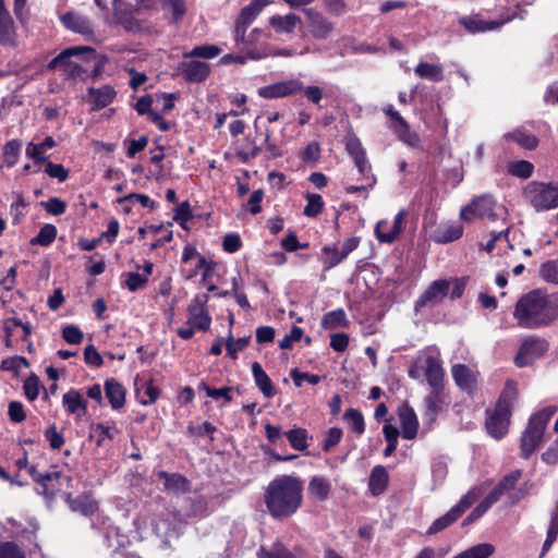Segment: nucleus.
I'll return each instance as SVG.
<instances>
[{
	"mask_svg": "<svg viewBox=\"0 0 558 558\" xmlns=\"http://www.w3.org/2000/svg\"><path fill=\"white\" fill-rule=\"evenodd\" d=\"M109 58L98 53L89 46H75L63 49L58 56L51 59L47 69L50 71L60 69L65 78L96 81L105 72Z\"/></svg>",
	"mask_w": 558,
	"mask_h": 558,
	"instance_id": "obj_1",
	"label": "nucleus"
},
{
	"mask_svg": "<svg viewBox=\"0 0 558 558\" xmlns=\"http://www.w3.org/2000/svg\"><path fill=\"white\" fill-rule=\"evenodd\" d=\"M513 318L525 329L548 327L558 318V299L539 289L532 290L517 301Z\"/></svg>",
	"mask_w": 558,
	"mask_h": 558,
	"instance_id": "obj_2",
	"label": "nucleus"
},
{
	"mask_svg": "<svg viewBox=\"0 0 558 558\" xmlns=\"http://www.w3.org/2000/svg\"><path fill=\"white\" fill-rule=\"evenodd\" d=\"M264 501L269 514L275 519L293 515L303 501V482L292 475L275 477L267 486Z\"/></svg>",
	"mask_w": 558,
	"mask_h": 558,
	"instance_id": "obj_3",
	"label": "nucleus"
},
{
	"mask_svg": "<svg viewBox=\"0 0 558 558\" xmlns=\"http://www.w3.org/2000/svg\"><path fill=\"white\" fill-rule=\"evenodd\" d=\"M517 399V384L508 380L496 404V409L486 418V429L492 437L500 439L507 434L511 410Z\"/></svg>",
	"mask_w": 558,
	"mask_h": 558,
	"instance_id": "obj_4",
	"label": "nucleus"
},
{
	"mask_svg": "<svg viewBox=\"0 0 558 558\" xmlns=\"http://www.w3.org/2000/svg\"><path fill=\"white\" fill-rule=\"evenodd\" d=\"M557 410L558 408L556 407H546L530 417L529 424L521 436V451L523 458H529L538 448L546 426Z\"/></svg>",
	"mask_w": 558,
	"mask_h": 558,
	"instance_id": "obj_5",
	"label": "nucleus"
},
{
	"mask_svg": "<svg viewBox=\"0 0 558 558\" xmlns=\"http://www.w3.org/2000/svg\"><path fill=\"white\" fill-rule=\"evenodd\" d=\"M523 195L536 211L558 207V189L550 183L532 181L525 186Z\"/></svg>",
	"mask_w": 558,
	"mask_h": 558,
	"instance_id": "obj_6",
	"label": "nucleus"
},
{
	"mask_svg": "<svg viewBox=\"0 0 558 558\" xmlns=\"http://www.w3.org/2000/svg\"><path fill=\"white\" fill-rule=\"evenodd\" d=\"M526 14L525 10H508L506 15H501L500 20L497 21H485L481 14L475 13L471 15H464L459 19L458 23L461 25L468 33L477 34L485 33L489 31H495L505 25L506 23L511 22L514 19L523 20Z\"/></svg>",
	"mask_w": 558,
	"mask_h": 558,
	"instance_id": "obj_7",
	"label": "nucleus"
},
{
	"mask_svg": "<svg viewBox=\"0 0 558 558\" xmlns=\"http://www.w3.org/2000/svg\"><path fill=\"white\" fill-rule=\"evenodd\" d=\"M383 111L390 120L388 128L400 142L412 148L421 147L420 135L417 132L411 130L409 122L395 109L392 105H387Z\"/></svg>",
	"mask_w": 558,
	"mask_h": 558,
	"instance_id": "obj_8",
	"label": "nucleus"
},
{
	"mask_svg": "<svg viewBox=\"0 0 558 558\" xmlns=\"http://www.w3.org/2000/svg\"><path fill=\"white\" fill-rule=\"evenodd\" d=\"M496 199L492 194H483L474 197L468 205L462 207L460 218L463 221L472 222L475 219H492L497 215L495 213Z\"/></svg>",
	"mask_w": 558,
	"mask_h": 558,
	"instance_id": "obj_9",
	"label": "nucleus"
},
{
	"mask_svg": "<svg viewBox=\"0 0 558 558\" xmlns=\"http://www.w3.org/2000/svg\"><path fill=\"white\" fill-rule=\"evenodd\" d=\"M303 12L306 16V28L311 36L318 40L329 38L335 29V23L314 8H305Z\"/></svg>",
	"mask_w": 558,
	"mask_h": 558,
	"instance_id": "obj_10",
	"label": "nucleus"
},
{
	"mask_svg": "<svg viewBox=\"0 0 558 558\" xmlns=\"http://www.w3.org/2000/svg\"><path fill=\"white\" fill-rule=\"evenodd\" d=\"M547 349L548 343L545 339L530 337L521 344L514 357V363L518 367L529 366L541 357Z\"/></svg>",
	"mask_w": 558,
	"mask_h": 558,
	"instance_id": "obj_11",
	"label": "nucleus"
},
{
	"mask_svg": "<svg viewBox=\"0 0 558 558\" xmlns=\"http://www.w3.org/2000/svg\"><path fill=\"white\" fill-rule=\"evenodd\" d=\"M303 83L298 78L279 81L258 88V96L265 99L283 98L301 93Z\"/></svg>",
	"mask_w": 558,
	"mask_h": 558,
	"instance_id": "obj_12",
	"label": "nucleus"
},
{
	"mask_svg": "<svg viewBox=\"0 0 558 558\" xmlns=\"http://www.w3.org/2000/svg\"><path fill=\"white\" fill-rule=\"evenodd\" d=\"M405 217L407 211L401 209L391 221L388 219L378 221L375 227V234L378 241L381 243H391L396 241L403 229Z\"/></svg>",
	"mask_w": 558,
	"mask_h": 558,
	"instance_id": "obj_13",
	"label": "nucleus"
},
{
	"mask_svg": "<svg viewBox=\"0 0 558 558\" xmlns=\"http://www.w3.org/2000/svg\"><path fill=\"white\" fill-rule=\"evenodd\" d=\"M450 404V398L445 391V387L429 388L424 398L425 415L435 421L437 415L447 410Z\"/></svg>",
	"mask_w": 558,
	"mask_h": 558,
	"instance_id": "obj_14",
	"label": "nucleus"
},
{
	"mask_svg": "<svg viewBox=\"0 0 558 558\" xmlns=\"http://www.w3.org/2000/svg\"><path fill=\"white\" fill-rule=\"evenodd\" d=\"M449 287L448 280L440 279L432 282L415 302V311L418 312L422 307L433 306L442 301L449 292Z\"/></svg>",
	"mask_w": 558,
	"mask_h": 558,
	"instance_id": "obj_15",
	"label": "nucleus"
},
{
	"mask_svg": "<svg viewBox=\"0 0 558 558\" xmlns=\"http://www.w3.org/2000/svg\"><path fill=\"white\" fill-rule=\"evenodd\" d=\"M179 73L187 83H203L205 82L211 69L208 63L204 61H184L179 65Z\"/></svg>",
	"mask_w": 558,
	"mask_h": 558,
	"instance_id": "obj_16",
	"label": "nucleus"
},
{
	"mask_svg": "<svg viewBox=\"0 0 558 558\" xmlns=\"http://www.w3.org/2000/svg\"><path fill=\"white\" fill-rule=\"evenodd\" d=\"M210 258L198 253L194 246H185L182 253V270L185 272L187 280L193 279L197 276L198 271L207 265Z\"/></svg>",
	"mask_w": 558,
	"mask_h": 558,
	"instance_id": "obj_17",
	"label": "nucleus"
},
{
	"mask_svg": "<svg viewBox=\"0 0 558 558\" xmlns=\"http://www.w3.org/2000/svg\"><path fill=\"white\" fill-rule=\"evenodd\" d=\"M206 295H196L189 305V324L201 330H207L210 326V317L205 311Z\"/></svg>",
	"mask_w": 558,
	"mask_h": 558,
	"instance_id": "obj_18",
	"label": "nucleus"
},
{
	"mask_svg": "<svg viewBox=\"0 0 558 558\" xmlns=\"http://www.w3.org/2000/svg\"><path fill=\"white\" fill-rule=\"evenodd\" d=\"M0 45L7 48H16L19 45L14 22L0 0Z\"/></svg>",
	"mask_w": 558,
	"mask_h": 558,
	"instance_id": "obj_19",
	"label": "nucleus"
},
{
	"mask_svg": "<svg viewBox=\"0 0 558 558\" xmlns=\"http://www.w3.org/2000/svg\"><path fill=\"white\" fill-rule=\"evenodd\" d=\"M451 375L456 383V385L469 392L472 393L476 390L477 387V374L465 364H454L451 367Z\"/></svg>",
	"mask_w": 558,
	"mask_h": 558,
	"instance_id": "obj_20",
	"label": "nucleus"
},
{
	"mask_svg": "<svg viewBox=\"0 0 558 558\" xmlns=\"http://www.w3.org/2000/svg\"><path fill=\"white\" fill-rule=\"evenodd\" d=\"M422 367L429 388L445 387V369L438 357L426 356Z\"/></svg>",
	"mask_w": 558,
	"mask_h": 558,
	"instance_id": "obj_21",
	"label": "nucleus"
},
{
	"mask_svg": "<svg viewBox=\"0 0 558 558\" xmlns=\"http://www.w3.org/2000/svg\"><path fill=\"white\" fill-rule=\"evenodd\" d=\"M267 34L260 29V28H254L252 32L246 36L245 35V41L240 43L242 45L241 50L245 52L248 59L252 60H260L268 56L265 48H259L256 46L257 43L262 38H267Z\"/></svg>",
	"mask_w": 558,
	"mask_h": 558,
	"instance_id": "obj_22",
	"label": "nucleus"
},
{
	"mask_svg": "<svg viewBox=\"0 0 558 558\" xmlns=\"http://www.w3.org/2000/svg\"><path fill=\"white\" fill-rule=\"evenodd\" d=\"M62 24L70 31L82 34L84 36H90L94 34V28L90 21L74 12H66L61 16Z\"/></svg>",
	"mask_w": 558,
	"mask_h": 558,
	"instance_id": "obj_23",
	"label": "nucleus"
},
{
	"mask_svg": "<svg viewBox=\"0 0 558 558\" xmlns=\"http://www.w3.org/2000/svg\"><path fill=\"white\" fill-rule=\"evenodd\" d=\"M399 418L403 438H415L418 429V421L414 410L408 404L402 405L399 409Z\"/></svg>",
	"mask_w": 558,
	"mask_h": 558,
	"instance_id": "obj_24",
	"label": "nucleus"
},
{
	"mask_svg": "<svg viewBox=\"0 0 558 558\" xmlns=\"http://www.w3.org/2000/svg\"><path fill=\"white\" fill-rule=\"evenodd\" d=\"M88 95L92 98V110L97 111L109 106L116 98L117 92L111 85L99 88L89 87Z\"/></svg>",
	"mask_w": 558,
	"mask_h": 558,
	"instance_id": "obj_25",
	"label": "nucleus"
},
{
	"mask_svg": "<svg viewBox=\"0 0 558 558\" xmlns=\"http://www.w3.org/2000/svg\"><path fill=\"white\" fill-rule=\"evenodd\" d=\"M301 17L294 13L287 15H274L269 19L270 26L278 34H291L298 24H301Z\"/></svg>",
	"mask_w": 558,
	"mask_h": 558,
	"instance_id": "obj_26",
	"label": "nucleus"
},
{
	"mask_svg": "<svg viewBox=\"0 0 558 558\" xmlns=\"http://www.w3.org/2000/svg\"><path fill=\"white\" fill-rule=\"evenodd\" d=\"M158 477L163 481V487L169 493H184L189 489L187 480L178 473H168L166 471H159Z\"/></svg>",
	"mask_w": 558,
	"mask_h": 558,
	"instance_id": "obj_27",
	"label": "nucleus"
},
{
	"mask_svg": "<svg viewBox=\"0 0 558 558\" xmlns=\"http://www.w3.org/2000/svg\"><path fill=\"white\" fill-rule=\"evenodd\" d=\"M252 374L256 386L260 389V391L266 398H271L276 395V389L271 379L265 373V371L263 369L262 365L258 362H254L252 364Z\"/></svg>",
	"mask_w": 558,
	"mask_h": 558,
	"instance_id": "obj_28",
	"label": "nucleus"
},
{
	"mask_svg": "<svg viewBox=\"0 0 558 558\" xmlns=\"http://www.w3.org/2000/svg\"><path fill=\"white\" fill-rule=\"evenodd\" d=\"M355 246L343 247L341 251L338 246H325L322 252V259L324 262V268L326 270L337 266L344 259Z\"/></svg>",
	"mask_w": 558,
	"mask_h": 558,
	"instance_id": "obj_29",
	"label": "nucleus"
},
{
	"mask_svg": "<svg viewBox=\"0 0 558 558\" xmlns=\"http://www.w3.org/2000/svg\"><path fill=\"white\" fill-rule=\"evenodd\" d=\"M310 496L317 501H324L329 497L331 484L324 476H314L307 487Z\"/></svg>",
	"mask_w": 558,
	"mask_h": 558,
	"instance_id": "obj_30",
	"label": "nucleus"
},
{
	"mask_svg": "<svg viewBox=\"0 0 558 558\" xmlns=\"http://www.w3.org/2000/svg\"><path fill=\"white\" fill-rule=\"evenodd\" d=\"M504 137L506 141H512L520 147L529 150L535 149L539 143L538 138L534 134L523 129H515L514 131L505 134Z\"/></svg>",
	"mask_w": 558,
	"mask_h": 558,
	"instance_id": "obj_31",
	"label": "nucleus"
},
{
	"mask_svg": "<svg viewBox=\"0 0 558 558\" xmlns=\"http://www.w3.org/2000/svg\"><path fill=\"white\" fill-rule=\"evenodd\" d=\"M105 393L113 409H120L125 402V389L114 379H109L105 384Z\"/></svg>",
	"mask_w": 558,
	"mask_h": 558,
	"instance_id": "obj_32",
	"label": "nucleus"
},
{
	"mask_svg": "<svg viewBox=\"0 0 558 558\" xmlns=\"http://www.w3.org/2000/svg\"><path fill=\"white\" fill-rule=\"evenodd\" d=\"M62 403L69 413L76 414L78 417H81L86 411V402L77 390L72 389L64 393Z\"/></svg>",
	"mask_w": 558,
	"mask_h": 558,
	"instance_id": "obj_33",
	"label": "nucleus"
},
{
	"mask_svg": "<svg viewBox=\"0 0 558 558\" xmlns=\"http://www.w3.org/2000/svg\"><path fill=\"white\" fill-rule=\"evenodd\" d=\"M414 73L418 77L429 80L432 82H441L444 80V69L439 64L420 62L414 68Z\"/></svg>",
	"mask_w": 558,
	"mask_h": 558,
	"instance_id": "obj_34",
	"label": "nucleus"
},
{
	"mask_svg": "<svg viewBox=\"0 0 558 558\" xmlns=\"http://www.w3.org/2000/svg\"><path fill=\"white\" fill-rule=\"evenodd\" d=\"M388 473L381 465L375 466L369 475L368 486L373 495L381 494L388 484Z\"/></svg>",
	"mask_w": 558,
	"mask_h": 558,
	"instance_id": "obj_35",
	"label": "nucleus"
},
{
	"mask_svg": "<svg viewBox=\"0 0 558 558\" xmlns=\"http://www.w3.org/2000/svg\"><path fill=\"white\" fill-rule=\"evenodd\" d=\"M22 150V142L21 140L14 138L8 141L2 148L3 161L7 167L11 168L15 166L19 161L20 155Z\"/></svg>",
	"mask_w": 558,
	"mask_h": 558,
	"instance_id": "obj_36",
	"label": "nucleus"
},
{
	"mask_svg": "<svg viewBox=\"0 0 558 558\" xmlns=\"http://www.w3.org/2000/svg\"><path fill=\"white\" fill-rule=\"evenodd\" d=\"M221 53V49L216 45L195 46L191 51L184 53V58L214 59Z\"/></svg>",
	"mask_w": 558,
	"mask_h": 558,
	"instance_id": "obj_37",
	"label": "nucleus"
},
{
	"mask_svg": "<svg viewBox=\"0 0 558 558\" xmlns=\"http://www.w3.org/2000/svg\"><path fill=\"white\" fill-rule=\"evenodd\" d=\"M533 171L534 165L527 160L512 161L508 165V173L520 179H529Z\"/></svg>",
	"mask_w": 558,
	"mask_h": 558,
	"instance_id": "obj_38",
	"label": "nucleus"
},
{
	"mask_svg": "<svg viewBox=\"0 0 558 558\" xmlns=\"http://www.w3.org/2000/svg\"><path fill=\"white\" fill-rule=\"evenodd\" d=\"M118 435V428L114 424L99 423L93 427L92 436H97L96 444L102 446L106 439H113Z\"/></svg>",
	"mask_w": 558,
	"mask_h": 558,
	"instance_id": "obj_39",
	"label": "nucleus"
},
{
	"mask_svg": "<svg viewBox=\"0 0 558 558\" xmlns=\"http://www.w3.org/2000/svg\"><path fill=\"white\" fill-rule=\"evenodd\" d=\"M165 8H167L171 13V20L173 24H179L185 13H186V4L184 0H160Z\"/></svg>",
	"mask_w": 558,
	"mask_h": 558,
	"instance_id": "obj_40",
	"label": "nucleus"
},
{
	"mask_svg": "<svg viewBox=\"0 0 558 558\" xmlns=\"http://www.w3.org/2000/svg\"><path fill=\"white\" fill-rule=\"evenodd\" d=\"M493 553V545L483 543L462 551L453 558H488Z\"/></svg>",
	"mask_w": 558,
	"mask_h": 558,
	"instance_id": "obj_41",
	"label": "nucleus"
},
{
	"mask_svg": "<svg viewBox=\"0 0 558 558\" xmlns=\"http://www.w3.org/2000/svg\"><path fill=\"white\" fill-rule=\"evenodd\" d=\"M291 446L298 451H304L307 447V430L304 428H293L286 434Z\"/></svg>",
	"mask_w": 558,
	"mask_h": 558,
	"instance_id": "obj_42",
	"label": "nucleus"
},
{
	"mask_svg": "<svg viewBox=\"0 0 558 558\" xmlns=\"http://www.w3.org/2000/svg\"><path fill=\"white\" fill-rule=\"evenodd\" d=\"M266 2L264 0H252L250 4L243 7L239 13L242 20L253 23L263 11Z\"/></svg>",
	"mask_w": 558,
	"mask_h": 558,
	"instance_id": "obj_43",
	"label": "nucleus"
},
{
	"mask_svg": "<svg viewBox=\"0 0 558 558\" xmlns=\"http://www.w3.org/2000/svg\"><path fill=\"white\" fill-rule=\"evenodd\" d=\"M458 518H460L459 510L451 508L446 514L434 521V523L428 529V534L440 532L441 530L452 524L456 520H458Z\"/></svg>",
	"mask_w": 558,
	"mask_h": 558,
	"instance_id": "obj_44",
	"label": "nucleus"
},
{
	"mask_svg": "<svg viewBox=\"0 0 558 558\" xmlns=\"http://www.w3.org/2000/svg\"><path fill=\"white\" fill-rule=\"evenodd\" d=\"M306 201H307V203L303 210V214L306 217H316L323 211L324 199H323L322 195L308 193L306 195Z\"/></svg>",
	"mask_w": 558,
	"mask_h": 558,
	"instance_id": "obj_45",
	"label": "nucleus"
},
{
	"mask_svg": "<svg viewBox=\"0 0 558 558\" xmlns=\"http://www.w3.org/2000/svg\"><path fill=\"white\" fill-rule=\"evenodd\" d=\"M322 325L326 329H332L338 327H343L347 325V316L343 310H336L327 313L323 320Z\"/></svg>",
	"mask_w": 558,
	"mask_h": 558,
	"instance_id": "obj_46",
	"label": "nucleus"
},
{
	"mask_svg": "<svg viewBox=\"0 0 558 558\" xmlns=\"http://www.w3.org/2000/svg\"><path fill=\"white\" fill-rule=\"evenodd\" d=\"M383 434L385 436V439L387 441V447L384 451V454L386 457H389L393 453V451L397 449V445H398V437H399V429L391 425V424H386L384 425L383 427Z\"/></svg>",
	"mask_w": 558,
	"mask_h": 558,
	"instance_id": "obj_47",
	"label": "nucleus"
},
{
	"mask_svg": "<svg viewBox=\"0 0 558 558\" xmlns=\"http://www.w3.org/2000/svg\"><path fill=\"white\" fill-rule=\"evenodd\" d=\"M344 420L350 425L351 429L355 432L357 435L364 433L365 423L362 413L355 409H349L344 413Z\"/></svg>",
	"mask_w": 558,
	"mask_h": 558,
	"instance_id": "obj_48",
	"label": "nucleus"
},
{
	"mask_svg": "<svg viewBox=\"0 0 558 558\" xmlns=\"http://www.w3.org/2000/svg\"><path fill=\"white\" fill-rule=\"evenodd\" d=\"M57 236V228L53 225H45L38 234L29 241V244H51Z\"/></svg>",
	"mask_w": 558,
	"mask_h": 558,
	"instance_id": "obj_49",
	"label": "nucleus"
},
{
	"mask_svg": "<svg viewBox=\"0 0 558 558\" xmlns=\"http://www.w3.org/2000/svg\"><path fill=\"white\" fill-rule=\"evenodd\" d=\"M259 558H296L283 544L275 543L270 550L262 548L258 551Z\"/></svg>",
	"mask_w": 558,
	"mask_h": 558,
	"instance_id": "obj_50",
	"label": "nucleus"
},
{
	"mask_svg": "<svg viewBox=\"0 0 558 558\" xmlns=\"http://www.w3.org/2000/svg\"><path fill=\"white\" fill-rule=\"evenodd\" d=\"M539 276L543 280L558 284V259L548 260L541 265Z\"/></svg>",
	"mask_w": 558,
	"mask_h": 558,
	"instance_id": "obj_51",
	"label": "nucleus"
},
{
	"mask_svg": "<svg viewBox=\"0 0 558 558\" xmlns=\"http://www.w3.org/2000/svg\"><path fill=\"white\" fill-rule=\"evenodd\" d=\"M73 509L81 511L85 515H90L97 511V502L89 496H78L72 502Z\"/></svg>",
	"mask_w": 558,
	"mask_h": 558,
	"instance_id": "obj_52",
	"label": "nucleus"
},
{
	"mask_svg": "<svg viewBox=\"0 0 558 558\" xmlns=\"http://www.w3.org/2000/svg\"><path fill=\"white\" fill-rule=\"evenodd\" d=\"M173 219L179 222L181 227L186 228V223L193 219L191 205L187 201H184L177 206Z\"/></svg>",
	"mask_w": 558,
	"mask_h": 558,
	"instance_id": "obj_53",
	"label": "nucleus"
},
{
	"mask_svg": "<svg viewBox=\"0 0 558 558\" xmlns=\"http://www.w3.org/2000/svg\"><path fill=\"white\" fill-rule=\"evenodd\" d=\"M250 337H242L236 340L233 339L231 333L228 336L227 342H226V349L228 354L232 359H236V355L240 351H243L246 345L248 344Z\"/></svg>",
	"mask_w": 558,
	"mask_h": 558,
	"instance_id": "obj_54",
	"label": "nucleus"
},
{
	"mask_svg": "<svg viewBox=\"0 0 558 558\" xmlns=\"http://www.w3.org/2000/svg\"><path fill=\"white\" fill-rule=\"evenodd\" d=\"M320 151L319 143L313 141L301 151L300 157L304 162L315 163L320 159Z\"/></svg>",
	"mask_w": 558,
	"mask_h": 558,
	"instance_id": "obj_55",
	"label": "nucleus"
},
{
	"mask_svg": "<svg viewBox=\"0 0 558 558\" xmlns=\"http://www.w3.org/2000/svg\"><path fill=\"white\" fill-rule=\"evenodd\" d=\"M463 234V227L459 222H453L451 225H448L444 228L440 240L442 242H454L461 238Z\"/></svg>",
	"mask_w": 558,
	"mask_h": 558,
	"instance_id": "obj_56",
	"label": "nucleus"
},
{
	"mask_svg": "<svg viewBox=\"0 0 558 558\" xmlns=\"http://www.w3.org/2000/svg\"><path fill=\"white\" fill-rule=\"evenodd\" d=\"M119 202L120 203H131V204L138 203L143 207L149 208L151 210L155 209V207H156V202L154 199H151L148 195H145V194L131 193L124 197H121L119 199Z\"/></svg>",
	"mask_w": 558,
	"mask_h": 558,
	"instance_id": "obj_57",
	"label": "nucleus"
},
{
	"mask_svg": "<svg viewBox=\"0 0 558 558\" xmlns=\"http://www.w3.org/2000/svg\"><path fill=\"white\" fill-rule=\"evenodd\" d=\"M264 196H265L264 190H262V189L255 190L251 194V196L244 207L245 210H247L252 215L259 214L262 211V202L264 199Z\"/></svg>",
	"mask_w": 558,
	"mask_h": 558,
	"instance_id": "obj_58",
	"label": "nucleus"
},
{
	"mask_svg": "<svg viewBox=\"0 0 558 558\" xmlns=\"http://www.w3.org/2000/svg\"><path fill=\"white\" fill-rule=\"evenodd\" d=\"M45 172L50 178H56L59 182H64L69 178V170L65 169L60 163H53L52 161H47L45 163Z\"/></svg>",
	"mask_w": 558,
	"mask_h": 558,
	"instance_id": "obj_59",
	"label": "nucleus"
},
{
	"mask_svg": "<svg viewBox=\"0 0 558 558\" xmlns=\"http://www.w3.org/2000/svg\"><path fill=\"white\" fill-rule=\"evenodd\" d=\"M25 154L36 165L46 163L48 161L47 156H45V149H43L39 144H35L33 142L28 143L26 146Z\"/></svg>",
	"mask_w": 558,
	"mask_h": 558,
	"instance_id": "obj_60",
	"label": "nucleus"
},
{
	"mask_svg": "<svg viewBox=\"0 0 558 558\" xmlns=\"http://www.w3.org/2000/svg\"><path fill=\"white\" fill-rule=\"evenodd\" d=\"M124 283L131 292H135L147 283V278L145 275L138 274L137 271H130L126 274Z\"/></svg>",
	"mask_w": 558,
	"mask_h": 558,
	"instance_id": "obj_61",
	"label": "nucleus"
},
{
	"mask_svg": "<svg viewBox=\"0 0 558 558\" xmlns=\"http://www.w3.org/2000/svg\"><path fill=\"white\" fill-rule=\"evenodd\" d=\"M140 395L142 404H150L158 399L159 389L153 384V381H147L144 384L142 392L140 391Z\"/></svg>",
	"mask_w": 558,
	"mask_h": 558,
	"instance_id": "obj_62",
	"label": "nucleus"
},
{
	"mask_svg": "<svg viewBox=\"0 0 558 558\" xmlns=\"http://www.w3.org/2000/svg\"><path fill=\"white\" fill-rule=\"evenodd\" d=\"M0 558H25V556L16 544L7 542L0 544Z\"/></svg>",
	"mask_w": 558,
	"mask_h": 558,
	"instance_id": "obj_63",
	"label": "nucleus"
},
{
	"mask_svg": "<svg viewBox=\"0 0 558 558\" xmlns=\"http://www.w3.org/2000/svg\"><path fill=\"white\" fill-rule=\"evenodd\" d=\"M62 337L70 344H80L83 340V332L78 327L68 325L62 330Z\"/></svg>",
	"mask_w": 558,
	"mask_h": 558,
	"instance_id": "obj_64",
	"label": "nucleus"
}]
</instances>
